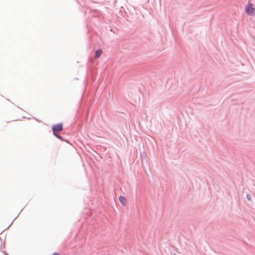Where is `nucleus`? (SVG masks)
Listing matches in <instances>:
<instances>
[{"label":"nucleus","instance_id":"f257e3e1","mask_svg":"<svg viewBox=\"0 0 255 255\" xmlns=\"http://www.w3.org/2000/svg\"><path fill=\"white\" fill-rule=\"evenodd\" d=\"M245 10L246 13L252 16H255V5L252 3H249L246 5Z\"/></svg>","mask_w":255,"mask_h":255},{"label":"nucleus","instance_id":"423d86ee","mask_svg":"<svg viewBox=\"0 0 255 255\" xmlns=\"http://www.w3.org/2000/svg\"><path fill=\"white\" fill-rule=\"evenodd\" d=\"M51 255H60L58 253H54Z\"/></svg>","mask_w":255,"mask_h":255},{"label":"nucleus","instance_id":"0eeeda50","mask_svg":"<svg viewBox=\"0 0 255 255\" xmlns=\"http://www.w3.org/2000/svg\"><path fill=\"white\" fill-rule=\"evenodd\" d=\"M174 255H177L174 254Z\"/></svg>","mask_w":255,"mask_h":255},{"label":"nucleus","instance_id":"7ed1b4c3","mask_svg":"<svg viewBox=\"0 0 255 255\" xmlns=\"http://www.w3.org/2000/svg\"><path fill=\"white\" fill-rule=\"evenodd\" d=\"M119 200L122 204L126 205L127 200L125 197L122 196H120Z\"/></svg>","mask_w":255,"mask_h":255},{"label":"nucleus","instance_id":"f03ea898","mask_svg":"<svg viewBox=\"0 0 255 255\" xmlns=\"http://www.w3.org/2000/svg\"><path fill=\"white\" fill-rule=\"evenodd\" d=\"M52 129L54 134L58 138L61 139L62 137L58 134V132L63 130V125L62 124L55 125L53 126Z\"/></svg>","mask_w":255,"mask_h":255},{"label":"nucleus","instance_id":"20e7f679","mask_svg":"<svg viewBox=\"0 0 255 255\" xmlns=\"http://www.w3.org/2000/svg\"><path fill=\"white\" fill-rule=\"evenodd\" d=\"M102 52H103V51L101 49H99V50H97L95 53V57L99 58L102 55Z\"/></svg>","mask_w":255,"mask_h":255},{"label":"nucleus","instance_id":"39448f33","mask_svg":"<svg viewBox=\"0 0 255 255\" xmlns=\"http://www.w3.org/2000/svg\"><path fill=\"white\" fill-rule=\"evenodd\" d=\"M247 198L249 201H251L252 200V197L250 194L247 195Z\"/></svg>","mask_w":255,"mask_h":255}]
</instances>
